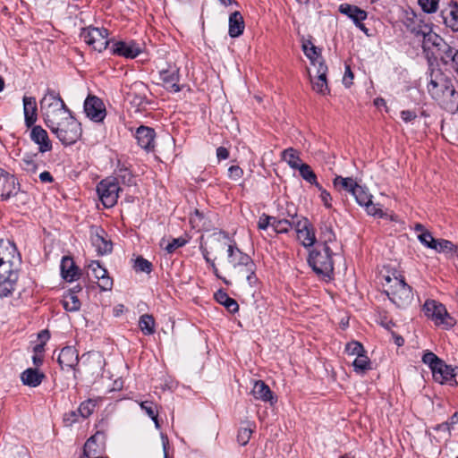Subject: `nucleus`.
Listing matches in <instances>:
<instances>
[{
	"instance_id": "1",
	"label": "nucleus",
	"mask_w": 458,
	"mask_h": 458,
	"mask_svg": "<svg viewBox=\"0 0 458 458\" xmlns=\"http://www.w3.org/2000/svg\"><path fill=\"white\" fill-rule=\"evenodd\" d=\"M229 238L224 232L213 233L208 237L209 249L213 251L222 250L227 247L228 261L234 267L244 271L250 285H254L258 278L255 275L256 265L251 258L243 253L235 245L228 243Z\"/></svg>"
},
{
	"instance_id": "2",
	"label": "nucleus",
	"mask_w": 458,
	"mask_h": 458,
	"mask_svg": "<svg viewBox=\"0 0 458 458\" xmlns=\"http://www.w3.org/2000/svg\"><path fill=\"white\" fill-rule=\"evenodd\" d=\"M39 104L40 111L47 127L58 125L60 119L72 114L60 94L51 89H47Z\"/></svg>"
},
{
	"instance_id": "3",
	"label": "nucleus",
	"mask_w": 458,
	"mask_h": 458,
	"mask_svg": "<svg viewBox=\"0 0 458 458\" xmlns=\"http://www.w3.org/2000/svg\"><path fill=\"white\" fill-rule=\"evenodd\" d=\"M332 255L333 252L328 245H318L310 252L309 265L317 275L331 278L334 271Z\"/></svg>"
},
{
	"instance_id": "4",
	"label": "nucleus",
	"mask_w": 458,
	"mask_h": 458,
	"mask_svg": "<svg viewBox=\"0 0 458 458\" xmlns=\"http://www.w3.org/2000/svg\"><path fill=\"white\" fill-rule=\"evenodd\" d=\"M387 283H393L386 291L390 301L398 308H407L413 300L411 287L408 285L403 276L386 277Z\"/></svg>"
},
{
	"instance_id": "5",
	"label": "nucleus",
	"mask_w": 458,
	"mask_h": 458,
	"mask_svg": "<svg viewBox=\"0 0 458 458\" xmlns=\"http://www.w3.org/2000/svg\"><path fill=\"white\" fill-rule=\"evenodd\" d=\"M48 128L64 145L75 143L81 135V123L72 114L60 119L58 125Z\"/></svg>"
},
{
	"instance_id": "6",
	"label": "nucleus",
	"mask_w": 458,
	"mask_h": 458,
	"mask_svg": "<svg viewBox=\"0 0 458 458\" xmlns=\"http://www.w3.org/2000/svg\"><path fill=\"white\" fill-rule=\"evenodd\" d=\"M428 91L434 98H439L442 94L448 93L454 96L455 89L451 80L442 72L440 68L430 65L428 74Z\"/></svg>"
},
{
	"instance_id": "7",
	"label": "nucleus",
	"mask_w": 458,
	"mask_h": 458,
	"mask_svg": "<svg viewBox=\"0 0 458 458\" xmlns=\"http://www.w3.org/2000/svg\"><path fill=\"white\" fill-rule=\"evenodd\" d=\"M121 191L118 182L114 177H106L97 185L98 198L105 208H113L116 203Z\"/></svg>"
},
{
	"instance_id": "8",
	"label": "nucleus",
	"mask_w": 458,
	"mask_h": 458,
	"mask_svg": "<svg viewBox=\"0 0 458 458\" xmlns=\"http://www.w3.org/2000/svg\"><path fill=\"white\" fill-rule=\"evenodd\" d=\"M81 38L87 45L98 52L106 49L109 44L108 30L105 28L89 27L82 29Z\"/></svg>"
},
{
	"instance_id": "9",
	"label": "nucleus",
	"mask_w": 458,
	"mask_h": 458,
	"mask_svg": "<svg viewBox=\"0 0 458 458\" xmlns=\"http://www.w3.org/2000/svg\"><path fill=\"white\" fill-rule=\"evenodd\" d=\"M84 112L90 120L102 122L106 112L103 101L96 96H88L84 101Z\"/></svg>"
},
{
	"instance_id": "10",
	"label": "nucleus",
	"mask_w": 458,
	"mask_h": 458,
	"mask_svg": "<svg viewBox=\"0 0 458 458\" xmlns=\"http://www.w3.org/2000/svg\"><path fill=\"white\" fill-rule=\"evenodd\" d=\"M82 364L85 370L92 377H99L102 375V370L105 367L106 361L103 355L98 352H89L84 353L81 357Z\"/></svg>"
},
{
	"instance_id": "11",
	"label": "nucleus",
	"mask_w": 458,
	"mask_h": 458,
	"mask_svg": "<svg viewBox=\"0 0 458 458\" xmlns=\"http://www.w3.org/2000/svg\"><path fill=\"white\" fill-rule=\"evenodd\" d=\"M14 263L21 266V258L15 244L9 240H0V263Z\"/></svg>"
},
{
	"instance_id": "12",
	"label": "nucleus",
	"mask_w": 458,
	"mask_h": 458,
	"mask_svg": "<svg viewBox=\"0 0 458 458\" xmlns=\"http://www.w3.org/2000/svg\"><path fill=\"white\" fill-rule=\"evenodd\" d=\"M423 310L425 315L434 320L436 324H444L448 317L445 307L434 300L426 301Z\"/></svg>"
},
{
	"instance_id": "13",
	"label": "nucleus",
	"mask_w": 458,
	"mask_h": 458,
	"mask_svg": "<svg viewBox=\"0 0 458 458\" xmlns=\"http://www.w3.org/2000/svg\"><path fill=\"white\" fill-rule=\"evenodd\" d=\"M57 361L62 369H64L65 368L73 369L74 377H76V367L79 363V353L75 347H64L58 355Z\"/></svg>"
},
{
	"instance_id": "14",
	"label": "nucleus",
	"mask_w": 458,
	"mask_h": 458,
	"mask_svg": "<svg viewBox=\"0 0 458 458\" xmlns=\"http://www.w3.org/2000/svg\"><path fill=\"white\" fill-rule=\"evenodd\" d=\"M426 32L424 33V37L422 38V48L424 51H429L431 47H435L438 49L441 48V47H445L447 49L445 51L447 56L451 55L452 48L449 47L444 39L437 35V33L433 32L431 27L430 28H425Z\"/></svg>"
},
{
	"instance_id": "15",
	"label": "nucleus",
	"mask_w": 458,
	"mask_h": 458,
	"mask_svg": "<svg viewBox=\"0 0 458 458\" xmlns=\"http://www.w3.org/2000/svg\"><path fill=\"white\" fill-rule=\"evenodd\" d=\"M141 52V47L134 41H119L114 44L112 48L113 55H117L131 59L137 57Z\"/></svg>"
},
{
	"instance_id": "16",
	"label": "nucleus",
	"mask_w": 458,
	"mask_h": 458,
	"mask_svg": "<svg viewBox=\"0 0 458 458\" xmlns=\"http://www.w3.org/2000/svg\"><path fill=\"white\" fill-rule=\"evenodd\" d=\"M20 191V183L14 175L5 172L0 183V197L2 200H7L16 196Z\"/></svg>"
},
{
	"instance_id": "17",
	"label": "nucleus",
	"mask_w": 458,
	"mask_h": 458,
	"mask_svg": "<svg viewBox=\"0 0 458 458\" xmlns=\"http://www.w3.org/2000/svg\"><path fill=\"white\" fill-rule=\"evenodd\" d=\"M155 137L156 132L154 129L144 125L140 126L135 132V138L138 145L147 151L154 149Z\"/></svg>"
},
{
	"instance_id": "18",
	"label": "nucleus",
	"mask_w": 458,
	"mask_h": 458,
	"mask_svg": "<svg viewBox=\"0 0 458 458\" xmlns=\"http://www.w3.org/2000/svg\"><path fill=\"white\" fill-rule=\"evenodd\" d=\"M160 79L165 85V88L173 92H179L181 88L179 82V68L176 66H169L159 72Z\"/></svg>"
},
{
	"instance_id": "19",
	"label": "nucleus",
	"mask_w": 458,
	"mask_h": 458,
	"mask_svg": "<svg viewBox=\"0 0 458 458\" xmlns=\"http://www.w3.org/2000/svg\"><path fill=\"white\" fill-rule=\"evenodd\" d=\"M22 101L25 124L28 128H30L38 118L36 98L24 96Z\"/></svg>"
},
{
	"instance_id": "20",
	"label": "nucleus",
	"mask_w": 458,
	"mask_h": 458,
	"mask_svg": "<svg viewBox=\"0 0 458 458\" xmlns=\"http://www.w3.org/2000/svg\"><path fill=\"white\" fill-rule=\"evenodd\" d=\"M30 137L31 140L39 146L40 152H47L52 148L47 132L41 126H34L31 130Z\"/></svg>"
},
{
	"instance_id": "21",
	"label": "nucleus",
	"mask_w": 458,
	"mask_h": 458,
	"mask_svg": "<svg viewBox=\"0 0 458 458\" xmlns=\"http://www.w3.org/2000/svg\"><path fill=\"white\" fill-rule=\"evenodd\" d=\"M251 394L256 399L263 402H269L271 404L276 402V399L274 397L269 386L261 380L255 382Z\"/></svg>"
},
{
	"instance_id": "22",
	"label": "nucleus",
	"mask_w": 458,
	"mask_h": 458,
	"mask_svg": "<svg viewBox=\"0 0 458 458\" xmlns=\"http://www.w3.org/2000/svg\"><path fill=\"white\" fill-rule=\"evenodd\" d=\"M339 12L352 19L354 23L364 21L368 15L366 11L350 4H340Z\"/></svg>"
},
{
	"instance_id": "23",
	"label": "nucleus",
	"mask_w": 458,
	"mask_h": 458,
	"mask_svg": "<svg viewBox=\"0 0 458 458\" xmlns=\"http://www.w3.org/2000/svg\"><path fill=\"white\" fill-rule=\"evenodd\" d=\"M45 378V374L39 372L38 369L29 368L21 374V379L25 386L36 387L39 386Z\"/></svg>"
},
{
	"instance_id": "24",
	"label": "nucleus",
	"mask_w": 458,
	"mask_h": 458,
	"mask_svg": "<svg viewBox=\"0 0 458 458\" xmlns=\"http://www.w3.org/2000/svg\"><path fill=\"white\" fill-rule=\"evenodd\" d=\"M61 274L64 279L72 282L79 276V268L71 257H64L61 261Z\"/></svg>"
},
{
	"instance_id": "25",
	"label": "nucleus",
	"mask_w": 458,
	"mask_h": 458,
	"mask_svg": "<svg viewBox=\"0 0 458 458\" xmlns=\"http://www.w3.org/2000/svg\"><path fill=\"white\" fill-rule=\"evenodd\" d=\"M244 21L240 12L235 11L229 16V35L232 38L239 37L243 33Z\"/></svg>"
},
{
	"instance_id": "26",
	"label": "nucleus",
	"mask_w": 458,
	"mask_h": 458,
	"mask_svg": "<svg viewBox=\"0 0 458 458\" xmlns=\"http://www.w3.org/2000/svg\"><path fill=\"white\" fill-rule=\"evenodd\" d=\"M433 377L436 382L444 384L454 377V369L446 365L443 360L432 370Z\"/></svg>"
},
{
	"instance_id": "27",
	"label": "nucleus",
	"mask_w": 458,
	"mask_h": 458,
	"mask_svg": "<svg viewBox=\"0 0 458 458\" xmlns=\"http://www.w3.org/2000/svg\"><path fill=\"white\" fill-rule=\"evenodd\" d=\"M91 242L99 255L108 254L113 250L111 241L106 240L103 234L98 233L91 236Z\"/></svg>"
},
{
	"instance_id": "28",
	"label": "nucleus",
	"mask_w": 458,
	"mask_h": 458,
	"mask_svg": "<svg viewBox=\"0 0 458 458\" xmlns=\"http://www.w3.org/2000/svg\"><path fill=\"white\" fill-rule=\"evenodd\" d=\"M216 301L221 305L225 306L230 313H236L239 310V304L237 301L231 298L225 291L218 290L215 293Z\"/></svg>"
},
{
	"instance_id": "29",
	"label": "nucleus",
	"mask_w": 458,
	"mask_h": 458,
	"mask_svg": "<svg viewBox=\"0 0 458 458\" xmlns=\"http://www.w3.org/2000/svg\"><path fill=\"white\" fill-rule=\"evenodd\" d=\"M333 185L338 191H344L352 194L358 183L352 177H342L336 175L333 180Z\"/></svg>"
},
{
	"instance_id": "30",
	"label": "nucleus",
	"mask_w": 458,
	"mask_h": 458,
	"mask_svg": "<svg viewBox=\"0 0 458 458\" xmlns=\"http://www.w3.org/2000/svg\"><path fill=\"white\" fill-rule=\"evenodd\" d=\"M282 160L286 162L292 169L295 170H298L303 164L300 157V152L293 148H286L282 152Z\"/></svg>"
},
{
	"instance_id": "31",
	"label": "nucleus",
	"mask_w": 458,
	"mask_h": 458,
	"mask_svg": "<svg viewBox=\"0 0 458 458\" xmlns=\"http://www.w3.org/2000/svg\"><path fill=\"white\" fill-rule=\"evenodd\" d=\"M64 308L67 311H77L81 308V301L76 295V292L69 290L64 295L62 301Z\"/></svg>"
},
{
	"instance_id": "32",
	"label": "nucleus",
	"mask_w": 458,
	"mask_h": 458,
	"mask_svg": "<svg viewBox=\"0 0 458 458\" xmlns=\"http://www.w3.org/2000/svg\"><path fill=\"white\" fill-rule=\"evenodd\" d=\"M445 24L454 31L458 32V3L452 1L448 16H443Z\"/></svg>"
},
{
	"instance_id": "33",
	"label": "nucleus",
	"mask_w": 458,
	"mask_h": 458,
	"mask_svg": "<svg viewBox=\"0 0 458 458\" xmlns=\"http://www.w3.org/2000/svg\"><path fill=\"white\" fill-rule=\"evenodd\" d=\"M432 250L439 253L454 255L457 251V247L448 240L436 239V243L432 245Z\"/></svg>"
},
{
	"instance_id": "34",
	"label": "nucleus",
	"mask_w": 458,
	"mask_h": 458,
	"mask_svg": "<svg viewBox=\"0 0 458 458\" xmlns=\"http://www.w3.org/2000/svg\"><path fill=\"white\" fill-rule=\"evenodd\" d=\"M300 175L303 180L309 183L315 185L318 190H321V185L317 181V175L311 169L310 165L303 163L298 169Z\"/></svg>"
},
{
	"instance_id": "35",
	"label": "nucleus",
	"mask_w": 458,
	"mask_h": 458,
	"mask_svg": "<svg viewBox=\"0 0 458 458\" xmlns=\"http://www.w3.org/2000/svg\"><path fill=\"white\" fill-rule=\"evenodd\" d=\"M139 327L145 335H150L155 333V320L151 315L144 314L140 316Z\"/></svg>"
},
{
	"instance_id": "36",
	"label": "nucleus",
	"mask_w": 458,
	"mask_h": 458,
	"mask_svg": "<svg viewBox=\"0 0 458 458\" xmlns=\"http://www.w3.org/2000/svg\"><path fill=\"white\" fill-rule=\"evenodd\" d=\"M21 266H15L14 263H0V278H18Z\"/></svg>"
},
{
	"instance_id": "37",
	"label": "nucleus",
	"mask_w": 458,
	"mask_h": 458,
	"mask_svg": "<svg viewBox=\"0 0 458 458\" xmlns=\"http://www.w3.org/2000/svg\"><path fill=\"white\" fill-rule=\"evenodd\" d=\"M18 278H0V297H8L15 290Z\"/></svg>"
},
{
	"instance_id": "38",
	"label": "nucleus",
	"mask_w": 458,
	"mask_h": 458,
	"mask_svg": "<svg viewBox=\"0 0 458 458\" xmlns=\"http://www.w3.org/2000/svg\"><path fill=\"white\" fill-rule=\"evenodd\" d=\"M352 366L354 368V371L360 374L371 369V362L364 353L361 355L359 354V356L355 358L352 362Z\"/></svg>"
},
{
	"instance_id": "39",
	"label": "nucleus",
	"mask_w": 458,
	"mask_h": 458,
	"mask_svg": "<svg viewBox=\"0 0 458 458\" xmlns=\"http://www.w3.org/2000/svg\"><path fill=\"white\" fill-rule=\"evenodd\" d=\"M142 411L155 422L156 428H159V422L157 420V407L153 402L144 401L140 403Z\"/></svg>"
},
{
	"instance_id": "40",
	"label": "nucleus",
	"mask_w": 458,
	"mask_h": 458,
	"mask_svg": "<svg viewBox=\"0 0 458 458\" xmlns=\"http://www.w3.org/2000/svg\"><path fill=\"white\" fill-rule=\"evenodd\" d=\"M297 238L304 247H310L316 242L313 226L297 233Z\"/></svg>"
},
{
	"instance_id": "41",
	"label": "nucleus",
	"mask_w": 458,
	"mask_h": 458,
	"mask_svg": "<svg viewBox=\"0 0 458 458\" xmlns=\"http://www.w3.org/2000/svg\"><path fill=\"white\" fill-rule=\"evenodd\" d=\"M254 426L250 422H247L245 427H242L237 434V441L241 445H245L250 441L253 432Z\"/></svg>"
},
{
	"instance_id": "42",
	"label": "nucleus",
	"mask_w": 458,
	"mask_h": 458,
	"mask_svg": "<svg viewBox=\"0 0 458 458\" xmlns=\"http://www.w3.org/2000/svg\"><path fill=\"white\" fill-rule=\"evenodd\" d=\"M357 203L360 206H365L371 200V195L360 185H357L352 194Z\"/></svg>"
},
{
	"instance_id": "43",
	"label": "nucleus",
	"mask_w": 458,
	"mask_h": 458,
	"mask_svg": "<svg viewBox=\"0 0 458 458\" xmlns=\"http://www.w3.org/2000/svg\"><path fill=\"white\" fill-rule=\"evenodd\" d=\"M292 218V228L293 227L296 233L304 231L312 226L311 223L306 217H299L296 214H290Z\"/></svg>"
},
{
	"instance_id": "44",
	"label": "nucleus",
	"mask_w": 458,
	"mask_h": 458,
	"mask_svg": "<svg viewBox=\"0 0 458 458\" xmlns=\"http://www.w3.org/2000/svg\"><path fill=\"white\" fill-rule=\"evenodd\" d=\"M95 407L96 402L92 399H88L80 404L78 412L82 419H87L93 413Z\"/></svg>"
},
{
	"instance_id": "45",
	"label": "nucleus",
	"mask_w": 458,
	"mask_h": 458,
	"mask_svg": "<svg viewBox=\"0 0 458 458\" xmlns=\"http://www.w3.org/2000/svg\"><path fill=\"white\" fill-rule=\"evenodd\" d=\"M152 264L148 259L140 256L134 260L133 268L136 272L149 274L152 271Z\"/></svg>"
},
{
	"instance_id": "46",
	"label": "nucleus",
	"mask_w": 458,
	"mask_h": 458,
	"mask_svg": "<svg viewBox=\"0 0 458 458\" xmlns=\"http://www.w3.org/2000/svg\"><path fill=\"white\" fill-rule=\"evenodd\" d=\"M302 48L305 55L310 59L311 64L313 65H316L315 61L313 58L320 54V50L313 45V43L310 40H308L302 44Z\"/></svg>"
},
{
	"instance_id": "47",
	"label": "nucleus",
	"mask_w": 458,
	"mask_h": 458,
	"mask_svg": "<svg viewBox=\"0 0 458 458\" xmlns=\"http://www.w3.org/2000/svg\"><path fill=\"white\" fill-rule=\"evenodd\" d=\"M114 178L117 180L118 184L122 183L130 186L134 183V177L128 169H120L117 177Z\"/></svg>"
},
{
	"instance_id": "48",
	"label": "nucleus",
	"mask_w": 458,
	"mask_h": 458,
	"mask_svg": "<svg viewBox=\"0 0 458 458\" xmlns=\"http://www.w3.org/2000/svg\"><path fill=\"white\" fill-rule=\"evenodd\" d=\"M419 5L426 13H435L438 9L439 0H418Z\"/></svg>"
},
{
	"instance_id": "49",
	"label": "nucleus",
	"mask_w": 458,
	"mask_h": 458,
	"mask_svg": "<svg viewBox=\"0 0 458 458\" xmlns=\"http://www.w3.org/2000/svg\"><path fill=\"white\" fill-rule=\"evenodd\" d=\"M422 361L425 364H428L431 369V371L436 369L440 362L442 361L435 353L432 352L427 351L422 356Z\"/></svg>"
},
{
	"instance_id": "50",
	"label": "nucleus",
	"mask_w": 458,
	"mask_h": 458,
	"mask_svg": "<svg viewBox=\"0 0 458 458\" xmlns=\"http://www.w3.org/2000/svg\"><path fill=\"white\" fill-rule=\"evenodd\" d=\"M313 89L320 94H326L328 91L327 77L318 76L316 81H312Z\"/></svg>"
},
{
	"instance_id": "51",
	"label": "nucleus",
	"mask_w": 458,
	"mask_h": 458,
	"mask_svg": "<svg viewBox=\"0 0 458 458\" xmlns=\"http://www.w3.org/2000/svg\"><path fill=\"white\" fill-rule=\"evenodd\" d=\"M89 267L92 270L94 277L98 280L107 274V270L97 260L91 261Z\"/></svg>"
},
{
	"instance_id": "52",
	"label": "nucleus",
	"mask_w": 458,
	"mask_h": 458,
	"mask_svg": "<svg viewBox=\"0 0 458 458\" xmlns=\"http://www.w3.org/2000/svg\"><path fill=\"white\" fill-rule=\"evenodd\" d=\"M419 241L427 248L432 250V245L436 243V239L433 237L430 232L423 231L421 233L418 234Z\"/></svg>"
},
{
	"instance_id": "53",
	"label": "nucleus",
	"mask_w": 458,
	"mask_h": 458,
	"mask_svg": "<svg viewBox=\"0 0 458 458\" xmlns=\"http://www.w3.org/2000/svg\"><path fill=\"white\" fill-rule=\"evenodd\" d=\"M292 228V219L288 220L286 218H280L278 222L275 225V232L277 233H288Z\"/></svg>"
},
{
	"instance_id": "54",
	"label": "nucleus",
	"mask_w": 458,
	"mask_h": 458,
	"mask_svg": "<svg viewBox=\"0 0 458 458\" xmlns=\"http://www.w3.org/2000/svg\"><path fill=\"white\" fill-rule=\"evenodd\" d=\"M313 60L315 61L317 69V76L327 77V66L325 64L320 54L316 55Z\"/></svg>"
},
{
	"instance_id": "55",
	"label": "nucleus",
	"mask_w": 458,
	"mask_h": 458,
	"mask_svg": "<svg viewBox=\"0 0 458 458\" xmlns=\"http://www.w3.org/2000/svg\"><path fill=\"white\" fill-rule=\"evenodd\" d=\"M346 352L350 355H356V357L359 356V354L361 355L365 352L363 345L359 342L349 343L346 345Z\"/></svg>"
},
{
	"instance_id": "56",
	"label": "nucleus",
	"mask_w": 458,
	"mask_h": 458,
	"mask_svg": "<svg viewBox=\"0 0 458 458\" xmlns=\"http://www.w3.org/2000/svg\"><path fill=\"white\" fill-rule=\"evenodd\" d=\"M81 417L78 412V409L74 411H70L64 415V422L65 426L71 427L74 423L79 421V418Z\"/></svg>"
},
{
	"instance_id": "57",
	"label": "nucleus",
	"mask_w": 458,
	"mask_h": 458,
	"mask_svg": "<svg viewBox=\"0 0 458 458\" xmlns=\"http://www.w3.org/2000/svg\"><path fill=\"white\" fill-rule=\"evenodd\" d=\"M186 243H187V241L184 238H182V237L174 238V239L172 240L171 242H169L166 245L165 250L168 253H172L175 250H177L178 248L184 246Z\"/></svg>"
},
{
	"instance_id": "58",
	"label": "nucleus",
	"mask_w": 458,
	"mask_h": 458,
	"mask_svg": "<svg viewBox=\"0 0 458 458\" xmlns=\"http://www.w3.org/2000/svg\"><path fill=\"white\" fill-rule=\"evenodd\" d=\"M21 162H22L21 166H22L23 170L27 171L28 173H31V174L36 173V171L38 169V165L30 157L22 158Z\"/></svg>"
},
{
	"instance_id": "59",
	"label": "nucleus",
	"mask_w": 458,
	"mask_h": 458,
	"mask_svg": "<svg viewBox=\"0 0 458 458\" xmlns=\"http://www.w3.org/2000/svg\"><path fill=\"white\" fill-rule=\"evenodd\" d=\"M321 237L324 241L323 244L328 245V242H332L335 241V236L331 227L325 226V228H322L321 232Z\"/></svg>"
},
{
	"instance_id": "60",
	"label": "nucleus",
	"mask_w": 458,
	"mask_h": 458,
	"mask_svg": "<svg viewBox=\"0 0 458 458\" xmlns=\"http://www.w3.org/2000/svg\"><path fill=\"white\" fill-rule=\"evenodd\" d=\"M98 286L102 291H111L113 287V280L108 276H104L102 278L98 279Z\"/></svg>"
},
{
	"instance_id": "61",
	"label": "nucleus",
	"mask_w": 458,
	"mask_h": 458,
	"mask_svg": "<svg viewBox=\"0 0 458 458\" xmlns=\"http://www.w3.org/2000/svg\"><path fill=\"white\" fill-rule=\"evenodd\" d=\"M243 174L242 169L238 165H232L228 169V175L233 180L240 179Z\"/></svg>"
},
{
	"instance_id": "62",
	"label": "nucleus",
	"mask_w": 458,
	"mask_h": 458,
	"mask_svg": "<svg viewBox=\"0 0 458 458\" xmlns=\"http://www.w3.org/2000/svg\"><path fill=\"white\" fill-rule=\"evenodd\" d=\"M364 207L366 208V210L369 215L378 216H383V211L379 208H377V205H375L372 202V200H370V202L365 205Z\"/></svg>"
},
{
	"instance_id": "63",
	"label": "nucleus",
	"mask_w": 458,
	"mask_h": 458,
	"mask_svg": "<svg viewBox=\"0 0 458 458\" xmlns=\"http://www.w3.org/2000/svg\"><path fill=\"white\" fill-rule=\"evenodd\" d=\"M270 223H271L270 216H267V215L263 214L259 219L258 228L260 230H266L269 226Z\"/></svg>"
},
{
	"instance_id": "64",
	"label": "nucleus",
	"mask_w": 458,
	"mask_h": 458,
	"mask_svg": "<svg viewBox=\"0 0 458 458\" xmlns=\"http://www.w3.org/2000/svg\"><path fill=\"white\" fill-rule=\"evenodd\" d=\"M417 117V114L411 110H403L401 112V118L403 122L409 123Z\"/></svg>"
}]
</instances>
